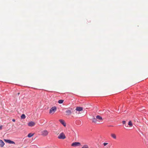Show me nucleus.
Returning a JSON list of instances; mask_svg holds the SVG:
<instances>
[{
    "label": "nucleus",
    "mask_w": 148,
    "mask_h": 148,
    "mask_svg": "<svg viewBox=\"0 0 148 148\" xmlns=\"http://www.w3.org/2000/svg\"><path fill=\"white\" fill-rule=\"evenodd\" d=\"M5 144L4 142L2 140H0V145L1 147L3 146Z\"/></svg>",
    "instance_id": "9d476101"
},
{
    "label": "nucleus",
    "mask_w": 148,
    "mask_h": 148,
    "mask_svg": "<svg viewBox=\"0 0 148 148\" xmlns=\"http://www.w3.org/2000/svg\"><path fill=\"white\" fill-rule=\"evenodd\" d=\"M12 121L13 122H15V119H12Z\"/></svg>",
    "instance_id": "4be33fe9"
},
{
    "label": "nucleus",
    "mask_w": 148,
    "mask_h": 148,
    "mask_svg": "<svg viewBox=\"0 0 148 148\" xmlns=\"http://www.w3.org/2000/svg\"><path fill=\"white\" fill-rule=\"evenodd\" d=\"M83 108L81 107H76L75 110L77 111L80 112L83 110Z\"/></svg>",
    "instance_id": "423d86ee"
},
{
    "label": "nucleus",
    "mask_w": 148,
    "mask_h": 148,
    "mask_svg": "<svg viewBox=\"0 0 148 148\" xmlns=\"http://www.w3.org/2000/svg\"><path fill=\"white\" fill-rule=\"evenodd\" d=\"M48 134V132L46 130L43 131L42 132V135L44 136H46Z\"/></svg>",
    "instance_id": "0eeeda50"
},
{
    "label": "nucleus",
    "mask_w": 148,
    "mask_h": 148,
    "mask_svg": "<svg viewBox=\"0 0 148 148\" xmlns=\"http://www.w3.org/2000/svg\"><path fill=\"white\" fill-rule=\"evenodd\" d=\"M69 109H67L66 111L65 112L66 113L67 115H69L71 114L73 109L72 108H70Z\"/></svg>",
    "instance_id": "7ed1b4c3"
},
{
    "label": "nucleus",
    "mask_w": 148,
    "mask_h": 148,
    "mask_svg": "<svg viewBox=\"0 0 148 148\" xmlns=\"http://www.w3.org/2000/svg\"><path fill=\"white\" fill-rule=\"evenodd\" d=\"M126 121H122V123L123 125H125L126 124Z\"/></svg>",
    "instance_id": "6ab92c4d"
},
{
    "label": "nucleus",
    "mask_w": 148,
    "mask_h": 148,
    "mask_svg": "<svg viewBox=\"0 0 148 148\" xmlns=\"http://www.w3.org/2000/svg\"><path fill=\"white\" fill-rule=\"evenodd\" d=\"M92 121L93 122H94L95 123H96L97 121V119L96 118H95L94 117L92 119Z\"/></svg>",
    "instance_id": "f8f14e48"
},
{
    "label": "nucleus",
    "mask_w": 148,
    "mask_h": 148,
    "mask_svg": "<svg viewBox=\"0 0 148 148\" xmlns=\"http://www.w3.org/2000/svg\"><path fill=\"white\" fill-rule=\"evenodd\" d=\"M80 143L79 142H75L71 144V146L73 147H77L80 146Z\"/></svg>",
    "instance_id": "20e7f679"
},
{
    "label": "nucleus",
    "mask_w": 148,
    "mask_h": 148,
    "mask_svg": "<svg viewBox=\"0 0 148 148\" xmlns=\"http://www.w3.org/2000/svg\"><path fill=\"white\" fill-rule=\"evenodd\" d=\"M96 118L98 120H101L102 119V117L99 115H98L96 116Z\"/></svg>",
    "instance_id": "9b49d317"
},
{
    "label": "nucleus",
    "mask_w": 148,
    "mask_h": 148,
    "mask_svg": "<svg viewBox=\"0 0 148 148\" xmlns=\"http://www.w3.org/2000/svg\"><path fill=\"white\" fill-rule=\"evenodd\" d=\"M26 117L25 115L24 114H22L21 116V119H24Z\"/></svg>",
    "instance_id": "2eb2a0df"
},
{
    "label": "nucleus",
    "mask_w": 148,
    "mask_h": 148,
    "mask_svg": "<svg viewBox=\"0 0 148 148\" xmlns=\"http://www.w3.org/2000/svg\"><path fill=\"white\" fill-rule=\"evenodd\" d=\"M128 125L130 127H132L133 125L131 121H129Z\"/></svg>",
    "instance_id": "ddd939ff"
},
{
    "label": "nucleus",
    "mask_w": 148,
    "mask_h": 148,
    "mask_svg": "<svg viewBox=\"0 0 148 148\" xmlns=\"http://www.w3.org/2000/svg\"><path fill=\"white\" fill-rule=\"evenodd\" d=\"M57 110L56 107V106H54L52 107L49 110V113L53 114Z\"/></svg>",
    "instance_id": "f257e3e1"
},
{
    "label": "nucleus",
    "mask_w": 148,
    "mask_h": 148,
    "mask_svg": "<svg viewBox=\"0 0 148 148\" xmlns=\"http://www.w3.org/2000/svg\"><path fill=\"white\" fill-rule=\"evenodd\" d=\"M82 148H88V147L87 145H85Z\"/></svg>",
    "instance_id": "a211bd4d"
},
{
    "label": "nucleus",
    "mask_w": 148,
    "mask_h": 148,
    "mask_svg": "<svg viewBox=\"0 0 148 148\" xmlns=\"http://www.w3.org/2000/svg\"><path fill=\"white\" fill-rule=\"evenodd\" d=\"M125 126H126V127H128V125L127 124H125Z\"/></svg>",
    "instance_id": "5701e85b"
},
{
    "label": "nucleus",
    "mask_w": 148,
    "mask_h": 148,
    "mask_svg": "<svg viewBox=\"0 0 148 148\" xmlns=\"http://www.w3.org/2000/svg\"><path fill=\"white\" fill-rule=\"evenodd\" d=\"M111 136L114 138L116 139V135L113 134H111Z\"/></svg>",
    "instance_id": "dca6fc26"
},
{
    "label": "nucleus",
    "mask_w": 148,
    "mask_h": 148,
    "mask_svg": "<svg viewBox=\"0 0 148 148\" xmlns=\"http://www.w3.org/2000/svg\"><path fill=\"white\" fill-rule=\"evenodd\" d=\"M4 141L5 142L10 144H15L14 142L9 139H4Z\"/></svg>",
    "instance_id": "39448f33"
},
{
    "label": "nucleus",
    "mask_w": 148,
    "mask_h": 148,
    "mask_svg": "<svg viewBox=\"0 0 148 148\" xmlns=\"http://www.w3.org/2000/svg\"><path fill=\"white\" fill-rule=\"evenodd\" d=\"M59 121L65 127L66 126V124L63 120L62 119H60L59 120Z\"/></svg>",
    "instance_id": "6e6552de"
},
{
    "label": "nucleus",
    "mask_w": 148,
    "mask_h": 148,
    "mask_svg": "<svg viewBox=\"0 0 148 148\" xmlns=\"http://www.w3.org/2000/svg\"><path fill=\"white\" fill-rule=\"evenodd\" d=\"M2 125L0 126V130L2 129Z\"/></svg>",
    "instance_id": "412c9836"
},
{
    "label": "nucleus",
    "mask_w": 148,
    "mask_h": 148,
    "mask_svg": "<svg viewBox=\"0 0 148 148\" xmlns=\"http://www.w3.org/2000/svg\"><path fill=\"white\" fill-rule=\"evenodd\" d=\"M19 93H18V95H19Z\"/></svg>",
    "instance_id": "b1692460"
},
{
    "label": "nucleus",
    "mask_w": 148,
    "mask_h": 148,
    "mask_svg": "<svg viewBox=\"0 0 148 148\" xmlns=\"http://www.w3.org/2000/svg\"><path fill=\"white\" fill-rule=\"evenodd\" d=\"M34 135V134H32V133H29L27 135V137L29 138H31Z\"/></svg>",
    "instance_id": "4468645a"
},
{
    "label": "nucleus",
    "mask_w": 148,
    "mask_h": 148,
    "mask_svg": "<svg viewBox=\"0 0 148 148\" xmlns=\"http://www.w3.org/2000/svg\"><path fill=\"white\" fill-rule=\"evenodd\" d=\"M66 138V137L64 134L63 133H60L58 136V138L60 139H65Z\"/></svg>",
    "instance_id": "f03ea898"
},
{
    "label": "nucleus",
    "mask_w": 148,
    "mask_h": 148,
    "mask_svg": "<svg viewBox=\"0 0 148 148\" xmlns=\"http://www.w3.org/2000/svg\"><path fill=\"white\" fill-rule=\"evenodd\" d=\"M35 124V123L34 122L30 121L28 123V125L29 126L32 127L34 126Z\"/></svg>",
    "instance_id": "1a4fd4ad"
},
{
    "label": "nucleus",
    "mask_w": 148,
    "mask_h": 148,
    "mask_svg": "<svg viewBox=\"0 0 148 148\" xmlns=\"http://www.w3.org/2000/svg\"><path fill=\"white\" fill-rule=\"evenodd\" d=\"M108 144V143H104L103 144V145L104 146H106Z\"/></svg>",
    "instance_id": "aec40b11"
},
{
    "label": "nucleus",
    "mask_w": 148,
    "mask_h": 148,
    "mask_svg": "<svg viewBox=\"0 0 148 148\" xmlns=\"http://www.w3.org/2000/svg\"><path fill=\"white\" fill-rule=\"evenodd\" d=\"M64 102V100H59L58 101V103L60 104H62V103L63 102Z\"/></svg>",
    "instance_id": "f3484780"
}]
</instances>
